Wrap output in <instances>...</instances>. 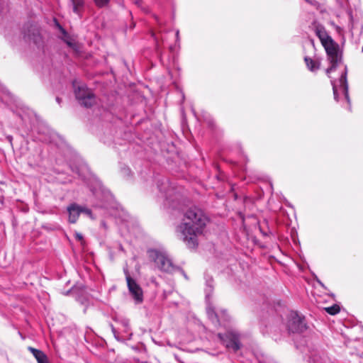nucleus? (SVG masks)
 <instances>
[{
  "instance_id": "obj_1",
  "label": "nucleus",
  "mask_w": 363,
  "mask_h": 363,
  "mask_svg": "<svg viewBox=\"0 0 363 363\" xmlns=\"http://www.w3.org/2000/svg\"><path fill=\"white\" fill-rule=\"evenodd\" d=\"M208 221L201 209L191 208L184 213L180 223L176 227L177 237L189 248H195L199 244L198 238L203 234Z\"/></svg>"
},
{
  "instance_id": "obj_2",
  "label": "nucleus",
  "mask_w": 363,
  "mask_h": 363,
  "mask_svg": "<svg viewBox=\"0 0 363 363\" xmlns=\"http://www.w3.org/2000/svg\"><path fill=\"white\" fill-rule=\"evenodd\" d=\"M315 33L325 48L328 59L331 64V66L326 69V74H329L341 62L342 55L339 45L333 40L325 28L320 24L315 25Z\"/></svg>"
},
{
  "instance_id": "obj_3",
  "label": "nucleus",
  "mask_w": 363,
  "mask_h": 363,
  "mask_svg": "<svg viewBox=\"0 0 363 363\" xmlns=\"http://www.w3.org/2000/svg\"><path fill=\"white\" fill-rule=\"evenodd\" d=\"M148 254L149 257L155 262L157 267L161 271L169 273L174 271L175 267L165 252L151 250L148 251Z\"/></svg>"
},
{
  "instance_id": "obj_4",
  "label": "nucleus",
  "mask_w": 363,
  "mask_h": 363,
  "mask_svg": "<svg viewBox=\"0 0 363 363\" xmlns=\"http://www.w3.org/2000/svg\"><path fill=\"white\" fill-rule=\"evenodd\" d=\"M74 86V92L77 99L81 105L85 107H91L96 103V99L92 91L84 84Z\"/></svg>"
},
{
  "instance_id": "obj_5",
  "label": "nucleus",
  "mask_w": 363,
  "mask_h": 363,
  "mask_svg": "<svg viewBox=\"0 0 363 363\" xmlns=\"http://www.w3.org/2000/svg\"><path fill=\"white\" fill-rule=\"evenodd\" d=\"M347 67L345 66L339 79L335 82H332V85L335 99L336 101L338 100V91H341L343 93L345 98L347 99V102L350 103V99L348 96V84L347 82Z\"/></svg>"
},
{
  "instance_id": "obj_6",
  "label": "nucleus",
  "mask_w": 363,
  "mask_h": 363,
  "mask_svg": "<svg viewBox=\"0 0 363 363\" xmlns=\"http://www.w3.org/2000/svg\"><path fill=\"white\" fill-rule=\"evenodd\" d=\"M289 330L292 333H302L306 329L304 318L297 312L292 311L289 315Z\"/></svg>"
},
{
  "instance_id": "obj_7",
  "label": "nucleus",
  "mask_w": 363,
  "mask_h": 363,
  "mask_svg": "<svg viewBox=\"0 0 363 363\" xmlns=\"http://www.w3.org/2000/svg\"><path fill=\"white\" fill-rule=\"evenodd\" d=\"M218 337L227 348L232 349L234 352L240 349V345L237 334L233 332H228L225 335L218 333Z\"/></svg>"
},
{
  "instance_id": "obj_8",
  "label": "nucleus",
  "mask_w": 363,
  "mask_h": 363,
  "mask_svg": "<svg viewBox=\"0 0 363 363\" xmlns=\"http://www.w3.org/2000/svg\"><path fill=\"white\" fill-rule=\"evenodd\" d=\"M126 281L128 287V290L136 301V302H141L143 301V291L140 286L136 283V281L132 279L128 273L127 270H125Z\"/></svg>"
},
{
  "instance_id": "obj_9",
  "label": "nucleus",
  "mask_w": 363,
  "mask_h": 363,
  "mask_svg": "<svg viewBox=\"0 0 363 363\" xmlns=\"http://www.w3.org/2000/svg\"><path fill=\"white\" fill-rule=\"evenodd\" d=\"M67 211L69 213V221L72 223L77 222L81 213H84L89 216L91 215V212L89 209L80 206L76 203L71 204L68 206Z\"/></svg>"
},
{
  "instance_id": "obj_10",
  "label": "nucleus",
  "mask_w": 363,
  "mask_h": 363,
  "mask_svg": "<svg viewBox=\"0 0 363 363\" xmlns=\"http://www.w3.org/2000/svg\"><path fill=\"white\" fill-rule=\"evenodd\" d=\"M28 350L33 354L38 363H48L47 355L41 350L29 347Z\"/></svg>"
},
{
  "instance_id": "obj_11",
  "label": "nucleus",
  "mask_w": 363,
  "mask_h": 363,
  "mask_svg": "<svg viewBox=\"0 0 363 363\" xmlns=\"http://www.w3.org/2000/svg\"><path fill=\"white\" fill-rule=\"evenodd\" d=\"M72 11L77 15H79L84 9V0H70Z\"/></svg>"
},
{
  "instance_id": "obj_12",
  "label": "nucleus",
  "mask_w": 363,
  "mask_h": 363,
  "mask_svg": "<svg viewBox=\"0 0 363 363\" xmlns=\"http://www.w3.org/2000/svg\"><path fill=\"white\" fill-rule=\"evenodd\" d=\"M308 69L311 72H315L320 68V62L313 60L310 57H306L304 58Z\"/></svg>"
},
{
  "instance_id": "obj_13",
  "label": "nucleus",
  "mask_w": 363,
  "mask_h": 363,
  "mask_svg": "<svg viewBox=\"0 0 363 363\" xmlns=\"http://www.w3.org/2000/svg\"><path fill=\"white\" fill-rule=\"evenodd\" d=\"M207 314L208 318L213 321L219 323L220 320L218 318V315L215 312L214 308H211V306H208L207 308Z\"/></svg>"
},
{
  "instance_id": "obj_14",
  "label": "nucleus",
  "mask_w": 363,
  "mask_h": 363,
  "mask_svg": "<svg viewBox=\"0 0 363 363\" xmlns=\"http://www.w3.org/2000/svg\"><path fill=\"white\" fill-rule=\"evenodd\" d=\"M325 310L330 315H335L340 312V306L337 304H335L332 306L327 307Z\"/></svg>"
},
{
  "instance_id": "obj_15",
  "label": "nucleus",
  "mask_w": 363,
  "mask_h": 363,
  "mask_svg": "<svg viewBox=\"0 0 363 363\" xmlns=\"http://www.w3.org/2000/svg\"><path fill=\"white\" fill-rule=\"evenodd\" d=\"M325 358H323L319 355H315L311 359V363H325Z\"/></svg>"
},
{
  "instance_id": "obj_16",
  "label": "nucleus",
  "mask_w": 363,
  "mask_h": 363,
  "mask_svg": "<svg viewBox=\"0 0 363 363\" xmlns=\"http://www.w3.org/2000/svg\"><path fill=\"white\" fill-rule=\"evenodd\" d=\"M7 2L6 0H0V13H4L7 9Z\"/></svg>"
},
{
  "instance_id": "obj_17",
  "label": "nucleus",
  "mask_w": 363,
  "mask_h": 363,
  "mask_svg": "<svg viewBox=\"0 0 363 363\" xmlns=\"http://www.w3.org/2000/svg\"><path fill=\"white\" fill-rule=\"evenodd\" d=\"M95 4L99 7H102L106 5L109 0H94Z\"/></svg>"
},
{
  "instance_id": "obj_18",
  "label": "nucleus",
  "mask_w": 363,
  "mask_h": 363,
  "mask_svg": "<svg viewBox=\"0 0 363 363\" xmlns=\"http://www.w3.org/2000/svg\"><path fill=\"white\" fill-rule=\"evenodd\" d=\"M122 324L124 327V332L126 333H129V323L128 320H124L122 322Z\"/></svg>"
},
{
  "instance_id": "obj_19",
  "label": "nucleus",
  "mask_w": 363,
  "mask_h": 363,
  "mask_svg": "<svg viewBox=\"0 0 363 363\" xmlns=\"http://www.w3.org/2000/svg\"><path fill=\"white\" fill-rule=\"evenodd\" d=\"M75 237L76 238L79 240V241H82L83 240V236L82 234L79 233H75Z\"/></svg>"
},
{
  "instance_id": "obj_20",
  "label": "nucleus",
  "mask_w": 363,
  "mask_h": 363,
  "mask_svg": "<svg viewBox=\"0 0 363 363\" xmlns=\"http://www.w3.org/2000/svg\"><path fill=\"white\" fill-rule=\"evenodd\" d=\"M56 101H57V102L59 104L61 103V99H60V98H59V97H57V98H56Z\"/></svg>"
},
{
  "instance_id": "obj_21",
  "label": "nucleus",
  "mask_w": 363,
  "mask_h": 363,
  "mask_svg": "<svg viewBox=\"0 0 363 363\" xmlns=\"http://www.w3.org/2000/svg\"><path fill=\"white\" fill-rule=\"evenodd\" d=\"M176 37H177V39L179 38V30H177L176 33Z\"/></svg>"
},
{
  "instance_id": "obj_22",
  "label": "nucleus",
  "mask_w": 363,
  "mask_h": 363,
  "mask_svg": "<svg viewBox=\"0 0 363 363\" xmlns=\"http://www.w3.org/2000/svg\"><path fill=\"white\" fill-rule=\"evenodd\" d=\"M362 52H363V47H362Z\"/></svg>"
}]
</instances>
